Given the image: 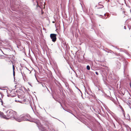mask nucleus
I'll list each match as a JSON object with an SVG mask.
<instances>
[{
  "mask_svg": "<svg viewBox=\"0 0 131 131\" xmlns=\"http://www.w3.org/2000/svg\"><path fill=\"white\" fill-rule=\"evenodd\" d=\"M7 114L6 119H10L12 120H15L18 122V117H17V113L16 112L9 110L6 111Z\"/></svg>",
  "mask_w": 131,
  "mask_h": 131,
  "instance_id": "f257e3e1",
  "label": "nucleus"
},
{
  "mask_svg": "<svg viewBox=\"0 0 131 131\" xmlns=\"http://www.w3.org/2000/svg\"><path fill=\"white\" fill-rule=\"evenodd\" d=\"M29 116L26 115H23L18 117V122H21L23 121H29Z\"/></svg>",
  "mask_w": 131,
  "mask_h": 131,
  "instance_id": "f03ea898",
  "label": "nucleus"
},
{
  "mask_svg": "<svg viewBox=\"0 0 131 131\" xmlns=\"http://www.w3.org/2000/svg\"><path fill=\"white\" fill-rule=\"evenodd\" d=\"M57 35L56 34H50V37L53 42H55L57 40L56 36Z\"/></svg>",
  "mask_w": 131,
  "mask_h": 131,
  "instance_id": "7ed1b4c3",
  "label": "nucleus"
},
{
  "mask_svg": "<svg viewBox=\"0 0 131 131\" xmlns=\"http://www.w3.org/2000/svg\"><path fill=\"white\" fill-rule=\"evenodd\" d=\"M0 116L1 117L3 118L6 119V115H4L2 112H1V113H0Z\"/></svg>",
  "mask_w": 131,
  "mask_h": 131,
  "instance_id": "20e7f679",
  "label": "nucleus"
},
{
  "mask_svg": "<svg viewBox=\"0 0 131 131\" xmlns=\"http://www.w3.org/2000/svg\"><path fill=\"white\" fill-rule=\"evenodd\" d=\"M67 111L69 113H71V114H72L74 116H75L77 118V117L75 116L73 113H72V111L70 110H69L68 111Z\"/></svg>",
  "mask_w": 131,
  "mask_h": 131,
  "instance_id": "39448f33",
  "label": "nucleus"
},
{
  "mask_svg": "<svg viewBox=\"0 0 131 131\" xmlns=\"http://www.w3.org/2000/svg\"><path fill=\"white\" fill-rule=\"evenodd\" d=\"M45 125L46 126L48 127V123L47 122H44Z\"/></svg>",
  "mask_w": 131,
  "mask_h": 131,
  "instance_id": "423d86ee",
  "label": "nucleus"
},
{
  "mask_svg": "<svg viewBox=\"0 0 131 131\" xmlns=\"http://www.w3.org/2000/svg\"><path fill=\"white\" fill-rule=\"evenodd\" d=\"M100 3H99V5H100V6H101V7L97 8L98 9H100V8H103V7H104L103 6V5H102L100 4Z\"/></svg>",
  "mask_w": 131,
  "mask_h": 131,
  "instance_id": "0eeeda50",
  "label": "nucleus"
},
{
  "mask_svg": "<svg viewBox=\"0 0 131 131\" xmlns=\"http://www.w3.org/2000/svg\"><path fill=\"white\" fill-rule=\"evenodd\" d=\"M86 69L88 70H90V67L89 65H88L86 67Z\"/></svg>",
  "mask_w": 131,
  "mask_h": 131,
  "instance_id": "6e6552de",
  "label": "nucleus"
},
{
  "mask_svg": "<svg viewBox=\"0 0 131 131\" xmlns=\"http://www.w3.org/2000/svg\"><path fill=\"white\" fill-rule=\"evenodd\" d=\"M26 99H24L23 101H21L22 102H21V103H23L25 102H26Z\"/></svg>",
  "mask_w": 131,
  "mask_h": 131,
  "instance_id": "1a4fd4ad",
  "label": "nucleus"
},
{
  "mask_svg": "<svg viewBox=\"0 0 131 131\" xmlns=\"http://www.w3.org/2000/svg\"><path fill=\"white\" fill-rule=\"evenodd\" d=\"M13 76L14 77V78L15 79V72L14 71H13Z\"/></svg>",
  "mask_w": 131,
  "mask_h": 131,
  "instance_id": "9d476101",
  "label": "nucleus"
},
{
  "mask_svg": "<svg viewBox=\"0 0 131 131\" xmlns=\"http://www.w3.org/2000/svg\"><path fill=\"white\" fill-rule=\"evenodd\" d=\"M58 102L60 104L61 106L62 107L63 109L64 110V109L63 107L62 106V103H61L60 101H59Z\"/></svg>",
  "mask_w": 131,
  "mask_h": 131,
  "instance_id": "9b49d317",
  "label": "nucleus"
},
{
  "mask_svg": "<svg viewBox=\"0 0 131 131\" xmlns=\"http://www.w3.org/2000/svg\"><path fill=\"white\" fill-rule=\"evenodd\" d=\"M58 102L60 104L61 106L62 107L63 109L64 110V109L63 107L62 106V103H61L60 101H59Z\"/></svg>",
  "mask_w": 131,
  "mask_h": 131,
  "instance_id": "f8f14e48",
  "label": "nucleus"
},
{
  "mask_svg": "<svg viewBox=\"0 0 131 131\" xmlns=\"http://www.w3.org/2000/svg\"><path fill=\"white\" fill-rule=\"evenodd\" d=\"M58 102L60 104L61 106L62 107L63 109L64 110V109L63 107L62 106V103H61L60 101H59Z\"/></svg>",
  "mask_w": 131,
  "mask_h": 131,
  "instance_id": "ddd939ff",
  "label": "nucleus"
},
{
  "mask_svg": "<svg viewBox=\"0 0 131 131\" xmlns=\"http://www.w3.org/2000/svg\"><path fill=\"white\" fill-rule=\"evenodd\" d=\"M58 102L60 104L61 106L62 107L63 109L64 110V109L63 107L62 106V103H61L60 101H59Z\"/></svg>",
  "mask_w": 131,
  "mask_h": 131,
  "instance_id": "4468645a",
  "label": "nucleus"
},
{
  "mask_svg": "<svg viewBox=\"0 0 131 131\" xmlns=\"http://www.w3.org/2000/svg\"><path fill=\"white\" fill-rule=\"evenodd\" d=\"M54 100L57 102H58L59 101L58 99H54Z\"/></svg>",
  "mask_w": 131,
  "mask_h": 131,
  "instance_id": "2eb2a0df",
  "label": "nucleus"
},
{
  "mask_svg": "<svg viewBox=\"0 0 131 131\" xmlns=\"http://www.w3.org/2000/svg\"><path fill=\"white\" fill-rule=\"evenodd\" d=\"M13 71H14V70H15V68H14V65H13Z\"/></svg>",
  "mask_w": 131,
  "mask_h": 131,
  "instance_id": "dca6fc26",
  "label": "nucleus"
},
{
  "mask_svg": "<svg viewBox=\"0 0 131 131\" xmlns=\"http://www.w3.org/2000/svg\"><path fill=\"white\" fill-rule=\"evenodd\" d=\"M1 102L2 103V105L3 103V101L2 100V99H1Z\"/></svg>",
  "mask_w": 131,
  "mask_h": 131,
  "instance_id": "f3484780",
  "label": "nucleus"
},
{
  "mask_svg": "<svg viewBox=\"0 0 131 131\" xmlns=\"http://www.w3.org/2000/svg\"><path fill=\"white\" fill-rule=\"evenodd\" d=\"M95 73L96 75H99V73L97 72L96 71V72H95Z\"/></svg>",
  "mask_w": 131,
  "mask_h": 131,
  "instance_id": "a211bd4d",
  "label": "nucleus"
},
{
  "mask_svg": "<svg viewBox=\"0 0 131 131\" xmlns=\"http://www.w3.org/2000/svg\"><path fill=\"white\" fill-rule=\"evenodd\" d=\"M28 84L30 85V86H32V85H31V84H30V83L29 82H28Z\"/></svg>",
  "mask_w": 131,
  "mask_h": 131,
  "instance_id": "6ab92c4d",
  "label": "nucleus"
},
{
  "mask_svg": "<svg viewBox=\"0 0 131 131\" xmlns=\"http://www.w3.org/2000/svg\"><path fill=\"white\" fill-rule=\"evenodd\" d=\"M128 27L129 30H130V29L131 28V26H129V27L128 26Z\"/></svg>",
  "mask_w": 131,
  "mask_h": 131,
  "instance_id": "aec40b11",
  "label": "nucleus"
},
{
  "mask_svg": "<svg viewBox=\"0 0 131 131\" xmlns=\"http://www.w3.org/2000/svg\"><path fill=\"white\" fill-rule=\"evenodd\" d=\"M124 28L125 29H126V27L125 26H124Z\"/></svg>",
  "mask_w": 131,
  "mask_h": 131,
  "instance_id": "412c9836",
  "label": "nucleus"
},
{
  "mask_svg": "<svg viewBox=\"0 0 131 131\" xmlns=\"http://www.w3.org/2000/svg\"><path fill=\"white\" fill-rule=\"evenodd\" d=\"M86 93L87 94H89V95H90V94H89V93L88 92H86Z\"/></svg>",
  "mask_w": 131,
  "mask_h": 131,
  "instance_id": "4be33fe9",
  "label": "nucleus"
},
{
  "mask_svg": "<svg viewBox=\"0 0 131 131\" xmlns=\"http://www.w3.org/2000/svg\"><path fill=\"white\" fill-rule=\"evenodd\" d=\"M51 95H52V97H53V98L54 99H55V98L54 97V96H53V95H52V94H51Z\"/></svg>",
  "mask_w": 131,
  "mask_h": 131,
  "instance_id": "5701e85b",
  "label": "nucleus"
},
{
  "mask_svg": "<svg viewBox=\"0 0 131 131\" xmlns=\"http://www.w3.org/2000/svg\"><path fill=\"white\" fill-rule=\"evenodd\" d=\"M77 88L81 92V91L78 88Z\"/></svg>",
  "mask_w": 131,
  "mask_h": 131,
  "instance_id": "b1692460",
  "label": "nucleus"
},
{
  "mask_svg": "<svg viewBox=\"0 0 131 131\" xmlns=\"http://www.w3.org/2000/svg\"><path fill=\"white\" fill-rule=\"evenodd\" d=\"M21 74H22V76H23V73L22 71H21Z\"/></svg>",
  "mask_w": 131,
  "mask_h": 131,
  "instance_id": "393cba45",
  "label": "nucleus"
},
{
  "mask_svg": "<svg viewBox=\"0 0 131 131\" xmlns=\"http://www.w3.org/2000/svg\"><path fill=\"white\" fill-rule=\"evenodd\" d=\"M121 108H122V110H122L123 111V110H124V109H123V108H122V107Z\"/></svg>",
  "mask_w": 131,
  "mask_h": 131,
  "instance_id": "a878e982",
  "label": "nucleus"
},
{
  "mask_svg": "<svg viewBox=\"0 0 131 131\" xmlns=\"http://www.w3.org/2000/svg\"><path fill=\"white\" fill-rule=\"evenodd\" d=\"M46 88H47V89L48 90V91H49V90L47 88L46 86Z\"/></svg>",
  "mask_w": 131,
  "mask_h": 131,
  "instance_id": "bb28decb",
  "label": "nucleus"
},
{
  "mask_svg": "<svg viewBox=\"0 0 131 131\" xmlns=\"http://www.w3.org/2000/svg\"><path fill=\"white\" fill-rule=\"evenodd\" d=\"M54 22L53 21V22H52V23H54Z\"/></svg>",
  "mask_w": 131,
  "mask_h": 131,
  "instance_id": "cd10ccee",
  "label": "nucleus"
},
{
  "mask_svg": "<svg viewBox=\"0 0 131 131\" xmlns=\"http://www.w3.org/2000/svg\"><path fill=\"white\" fill-rule=\"evenodd\" d=\"M104 15L105 16V14H104Z\"/></svg>",
  "mask_w": 131,
  "mask_h": 131,
  "instance_id": "c85d7f7f",
  "label": "nucleus"
},
{
  "mask_svg": "<svg viewBox=\"0 0 131 131\" xmlns=\"http://www.w3.org/2000/svg\"><path fill=\"white\" fill-rule=\"evenodd\" d=\"M7 96H8V97H9V95H7Z\"/></svg>",
  "mask_w": 131,
  "mask_h": 131,
  "instance_id": "c756f323",
  "label": "nucleus"
},
{
  "mask_svg": "<svg viewBox=\"0 0 131 131\" xmlns=\"http://www.w3.org/2000/svg\"><path fill=\"white\" fill-rule=\"evenodd\" d=\"M130 86H131V85H130Z\"/></svg>",
  "mask_w": 131,
  "mask_h": 131,
  "instance_id": "7c9ffc66",
  "label": "nucleus"
},
{
  "mask_svg": "<svg viewBox=\"0 0 131 131\" xmlns=\"http://www.w3.org/2000/svg\"><path fill=\"white\" fill-rule=\"evenodd\" d=\"M1 131H4V130H1Z\"/></svg>",
  "mask_w": 131,
  "mask_h": 131,
  "instance_id": "2f4dec72",
  "label": "nucleus"
},
{
  "mask_svg": "<svg viewBox=\"0 0 131 131\" xmlns=\"http://www.w3.org/2000/svg\"><path fill=\"white\" fill-rule=\"evenodd\" d=\"M43 14V13H42V14Z\"/></svg>",
  "mask_w": 131,
  "mask_h": 131,
  "instance_id": "473e14b6",
  "label": "nucleus"
},
{
  "mask_svg": "<svg viewBox=\"0 0 131 131\" xmlns=\"http://www.w3.org/2000/svg\"><path fill=\"white\" fill-rule=\"evenodd\" d=\"M2 97V95H1Z\"/></svg>",
  "mask_w": 131,
  "mask_h": 131,
  "instance_id": "72a5a7b5",
  "label": "nucleus"
},
{
  "mask_svg": "<svg viewBox=\"0 0 131 131\" xmlns=\"http://www.w3.org/2000/svg\"><path fill=\"white\" fill-rule=\"evenodd\" d=\"M1 111H0V113H1Z\"/></svg>",
  "mask_w": 131,
  "mask_h": 131,
  "instance_id": "f704fd0d",
  "label": "nucleus"
}]
</instances>
